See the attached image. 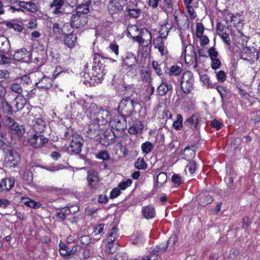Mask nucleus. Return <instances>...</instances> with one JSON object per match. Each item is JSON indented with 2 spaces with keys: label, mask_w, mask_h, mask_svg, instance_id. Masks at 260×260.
Listing matches in <instances>:
<instances>
[{
  "label": "nucleus",
  "mask_w": 260,
  "mask_h": 260,
  "mask_svg": "<svg viewBox=\"0 0 260 260\" xmlns=\"http://www.w3.org/2000/svg\"><path fill=\"white\" fill-rule=\"evenodd\" d=\"M196 166L197 164L194 161L189 160L186 166L185 171L187 172V170H188L190 174H192L196 170Z\"/></svg>",
  "instance_id": "603ef678"
},
{
  "label": "nucleus",
  "mask_w": 260,
  "mask_h": 260,
  "mask_svg": "<svg viewBox=\"0 0 260 260\" xmlns=\"http://www.w3.org/2000/svg\"><path fill=\"white\" fill-rule=\"evenodd\" d=\"M96 157L103 160H109L110 155L107 151H101L96 155Z\"/></svg>",
  "instance_id": "864d4df0"
},
{
  "label": "nucleus",
  "mask_w": 260,
  "mask_h": 260,
  "mask_svg": "<svg viewBox=\"0 0 260 260\" xmlns=\"http://www.w3.org/2000/svg\"><path fill=\"white\" fill-rule=\"evenodd\" d=\"M168 30L167 31L166 35H164L163 33H160V37H157L153 40V45L155 48H158L159 46H162L165 45V43L162 40L163 38H166L168 34Z\"/></svg>",
  "instance_id": "79ce46f5"
},
{
  "label": "nucleus",
  "mask_w": 260,
  "mask_h": 260,
  "mask_svg": "<svg viewBox=\"0 0 260 260\" xmlns=\"http://www.w3.org/2000/svg\"><path fill=\"white\" fill-rule=\"evenodd\" d=\"M213 201L212 197L209 195H205L203 196L200 200V204L202 206H205L211 203Z\"/></svg>",
  "instance_id": "3c124183"
},
{
  "label": "nucleus",
  "mask_w": 260,
  "mask_h": 260,
  "mask_svg": "<svg viewBox=\"0 0 260 260\" xmlns=\"http://www.w3.org/2000/svg\"><path fill=\"white\" fill-rule=\"evenodd\" d=\"M29 53L25 48L16 51L13 55L14 59L21 61H28Z\"/></svg>",
  "instance_id": "bb28decb"
},
{
  "label": "nucleus",
  "mask_w": 260,
  "mask_h": 260,
  "mask_svg": "<svg viewBox=\"0 0 260 260\" xmlns=\"http://www.w3.org/2000/svg\"><path fill=\"white\" fill-rule=\"evenodd\" d=\"M167 181V175L166 173L161 172L158 174L156 177V183L158 187H160Z\"/></svg>",
  "instance_id": "37998d69"
},
{
  "label": "nucleus",
  "mask_w": 260,
  "mask_h": 260,
  "mask_svg": "<svg viewBox=\"0 0 260 260\" xmlns=\"http://www.w3.org/2000/svg\"><path fill=\"white\" fill-rule=\"evenodd\" d=\"M153 148V145L150 142H146L141 145L142 151L146 154L149 153L152 151Z\"/></svg>",
  "instance_id": "49530a36"
},
{
  "label": "nucleus",
  "mask_w": 260,
  "mask_h": 260,
  "mask_svg": "<svg viewBox=\"0 0 260 260\" xmlns=\"http://www.w3.org/2000/svg\"><path fill=\"white\" fill-rule=\"evenodd\" d=\"M174 19L178 28L185 30L188 27V19L183 13L180 11H175L174 14Z\"/></svg>",
  "instance_id": "ddd939ff"
},
{
  "label": "nucleus",
  "mask_w": 260,
  "mask_h": 260,
  "mask_svg": "<svg viewBox=\"0 0 260 260\" xmlns=\"http://www.w3.org/2000/svg\"><path fill=\"white\" fill-rule=\"evenodd\" d=\"M5 123L9 127L13 138L20 139L23 137L25 133V128L23 125L19 124L14 119L8 116L6 118Z\"/></svg>",
  "instance_id": "20e7f679"
},
{
  "label": "nucleus",
  "mask_w": 260,
  "mask_h": 260,
  "mask_svg": "<svg viewBox=\"0 0 260 260\" xmlns=\"http://www.w3.org/2000/svg\"><path fill=\"white\" fill-rule=\"evenodd\" d=\"M7 26L9 27L14 29L15 30H16L18 32H21L22 30V27L19 24L17 23H13L11 22H8L7 24Z\"/></svg>",
  "instance_id": "e2e57ef3"
},
{
  "label": "nucleus",
  "mask_w": 260,
  "mask_h": 260,
  "mask_svg": "<svg viewBox=\"0 0 260 260\" xmlns=\"http://www.w3.org/2000/svg\"><path fill=\"white\" fill-rule=\"evenodd\" d=\"M181 154L183 155L184 159L189 160L196 155L194 146H190L186 147L183 151H182Z\"/></svg>",
  "instance_id": "f704fd0d"
},
{
  "label": "nucleus",
  "mask_w": 260,
  "mask_h": 260,
  "mask_svg": "<svg viewBox=\"0 0 260 260\" xmlns=\"http://www.w3.org/2000/svg\"><path fill=\"white\" fill-rule=\"evenodd\" d=\"M34 131L38 133H41L44 130L45 122L40 118H35L32 121Z\"/></svg>",
  "instance_id": "473e14b6"
},
{
  "label": "nucleus",
  "mask_w": 260,
  "mask_h": 260,
  "mask_svg": "<svg viewBox=\"0 0 260 260\" xmlns=\"http://www.w3.org/2000/svg\"><path fill=\"white\" fill-rule=\"evenodd\" d=\"M1 112L9 115H12L14 112L12 105L5 99H1L0 102V118L2 117Z\"/></svg>",
  "instance_id": "a878e982"
},
{
  "label": "nucleus",
  "mask_w": 260,
  "mask_h": 260,
  "mask_svg": "<svg viewBox=\"0 0 260 260\" xmlns=\"http://www.w3.org/2000/svg\"><path fill=\"white\" fill-rule=\"evenodd\" d=\"M87 181L88 185L91 188L96 189L101 186L98 173L95 170L88 171Z\"/></svg>",
  "instance_id": "dca6fc26"
},
{
  "label": "nucleus",
  "mask_w": 260,
  "mask_h": 260,
  "mask_svg": "<svg viewBox=\"0 0 260 260\" xmlns=\"http://www.w3.org/2000/svg\"><path fill=\"white\" fill-rule=\"evenodd\" d=\"M48 142V139L39 134L33 135L28 140L29 144L34 148H41L44 146Z\"/></svg>",
  "instance_id": "f8f14e48"
},
{
  "label": "nucleus",
  "mask_w": 260,
  "mask_h": 260,
  "mask_svg": "<svg viewBox=\"0 0 260 260\" xmlns=\"http://www.w3.org/2000/svg\"><path fill=\"white\" fill-rule=\"evenodd\" d=\"M117 248V243L113 241L111 239L108 240L106 249V253L111 254L115 253Z\"/></svg>",
  "instance_id": "ea45409f"
},
{
  "label": "nucleus",
  "mask_w": 260,
  "mask_h": 260,
  "mask_svg": "<svg viewBox=\"0 0 260 260\" xmlns=\"http://www.w3.org/2000/svg\"><path fill=\"white\" fill-rule=\"evenodd\" d=\"M140 77L141 81L147 84H151L152 82V73L148 69H143L140 71Z\"/></svg>",
  "instance_id": "c756f323"
},
{
  "label": "nucleus",
  "mask_w": 260,
  "mask_h": 260,
  "mask_svg": "<svg viewBox=\"0 0 260 260\" xmlns=\"http://www.w3.org/2000/svg\"><path fill=\"white\" fill-rule=\"evenodd\" d=\"M100 131V125L92 121L88 125V129L86 131L87 136L90 139H94L99 135Z\"/></svg>",
  "instance_id": "393cba45"
},
{
  "label": "nucleus",
  "mask_w": 260,
  "mask_h": 260,
  "mask_svg": "<svg viewBox=\"0 0 260 260\" xmlns=\"http://www.w3.org/2000/svg\"><path fill=\"white\" fill-rule=\"evenodd\" d=\"M104 59L99 54H94L93 64L91 70L90 80H93L96 82H100L106 73L104 65Z\"/></svg>",
  "instance_id": "7ed1b4c3"
},
{
  "label": "nucleus",
  "mask_w": 260,
  "mask_h": 260,
  "mask_svg": "<svg viewBox=\"0 0 260 260\" xmlns=\"http://www.w3.org/2000/svg\"><path fill=\"white\" fill-rule=\"evenodd\" d=\"M79 104L82 106L84 113L88 116L92 120L93 119V117H95L98 111L101 109L99 108L95 104L93 103H89L84 99H81L79 101Z\"/></svg>",
  "instance_id": "1a4fd4ad"
},
{
  "label": "nucleus",
  "mask_w": 260,
  "mask_h": 260,
  "mask_svg": "<svg viewBox=\"0 0 260 260\" xmlns=\"http://www.w3.org/2000/svg\"><path fill=\"white\" fill-rule=\"evenodd\" d=\"M172 181L178 186L182 183V178L179 174H174L172 177Z\"/></svg>",
  "instance_id": "69168bd1"
},
{
  "label": "nucleus",
  "mask_w": 260,
  "mask_h": 260,
  "mask_svg": "<svg viewBox=\"0 0 260 260\" xmlns=\"http://www.w3.org/2000/svg\"><path fill=\"white\" fill-rule=\"evenodd\" d=\"M126 11L130 17L135 18H138L141 14V10L139 9H131L127 7Z\"/></svg>",
  "instance_id": "de8ad7c7"
},
{
  "label": "nucleus",
  "mask_w": 260,
  "mask_h": 260,
  "mask_svg": "<svg viewBox=\"0 0 260 260\" xmlns=\"http://www.w3.org/2000/svg\"><path fill=\"white\" fill-rule=\"evenodd\" d=\"M216 77L218 81L221 83L223 82L226 78V74L225 72L222 70H220L216 72Z\"/></svg>",
  "instance_id": "4d7b16f0"
},
{
  "label": "nucleus",
  "mask_w": 260,
  "mask_h": 260,
  "mask_svg": "<svg viewBox=\"0 0 260 260\" xmlns=\"http://www.w3.org/2000/svg\"><path fill=\"white\" fill-rule=\"evenodd\" d=\"M135 102L130 98L122 100L117 108L120 115L125 117L131 116L135 110Z\"/></svg>",
  "instance_id": "39448f33"
},
{
  "label": "nucleus",
  "mask_w": 260,
  "mask_h": 260,
  "mask_svg": "<svg viewBox=\"0 0 260 260\" xmlns=\"http://www.w3.org/2000/svg\"><path fill=\"white\" fill-rule=\"evenodd\" d=\"M152 67L155 71L156 74L160 76L162 75V68L166 67V64L164 62L158 63L157 61L153 60L151 63Z\"/></svg>",
  "instance_id": "e433bc0d"
},
{
  "label": "nucleus",
  "mask_w": 260,
  "mask_h": 260,
  "mask_svg": "<svg viewBox=\"0 0 260 260\" xmlns=\"http://www.w3.org/2000/svg\"><path fill=\"white\" fill-rule=\"evenodd\" d=\"M178 238L176 235H173L170 237L167 242V244H161L155 247L153 250L154 255L158 256L159 254L162 253L166 251L167 247L173 248Z\"/></svg>",
  "instance_id": "4468645a"
},
{
  "label": "nucleus",
  "mask_w": 260,
  "mask_h": 260,
  "mask_svg": "<svg viewBox=\"0 0 260 260\" xmlns=\"http://www.w3.org/2000/svg\"><path fill=\"white\" fill-rule=\"evenodd\" d=\"M142 213L143 216L147 219L153 218L155 214L154 208L150 206L143 207Z\"/></svg>",
  "instance_id": "4c0bfd02"
},
{
  "label": "nucleus",
  "mask_w": 260,
  "mask_h": 260,
  "mask_svg": "<svg viewBox=\"0 0 260 260\" xmlns=\"http://www.w3.org/2000/svg\"><path fill=\"white\" fill-rule=\"evenodd\" d=\"M36 85L40 88L48 89L50 88L52 85V80L46 75H43L40 78H38V81L36 82Z\"/></svg>",
  "instance_id": "5701e85b"
},
{
  "label": "nucleus",
  "mask_w": 260,
  "mask_h": 260,
  "mask_svg": "<svg viewBox=\"0 0 260 260\" xmlns=\"http://www.w3.org/2000/svg\"><path fill=\"white\" fill-rule=\"evenodd\" d=\"M31 83L27 76H24L19 82H14L10 85V89L12 91L17 93V95H23L27 99L33 98L36 95V89L32 88Z\"/></svg>",
  "instance_id": "f257e3e1"
},
{
  "label": "nucleus",
  "mask_w": 260,
  "mask_h": 260,
  "mask_svg": "<svg viewBox=\"0 0 260 260\" xmlns=\"http://www.w3.org/2000/svg\"><path fill=\"white\" fill-rule=\"evenodd\" d=\"M59 253L63 257L75 254L77 250V245L71 247L70 246L66 245L62 242L59 243Z\"/></svg>",
  "instance_id": "aec40b11"
},
{
  "label": "nucleus",
  "mask_w": 260,
  "mask_h": 260,
  "mask_svg": "<svg viewBox=\"0 0 260 260\" xmlns=\"http://www.w3.org/2000/svg\"><path fill=\"white\" fill-rule=\"evenodd\" d=\"M107 8L109 13L111 15H119L123 13V6L117 1H110Z\"/></svg>",
  "instance_id": "6ab92c4d"
},
{
  "label": "nucleus",
  "mask_w": 260,
  "mask_h": 260,
  "mask_svg": "<svg viewBox=\"0 0 260 260\" xmlns=\"http://www.w3.org/2000/svg\"><path fill=\"white\" fill-rule=\"evenodd\" d=\"M117 232H118V229L117 228V227L114 226L112 229L111 232L109 234L107 240H108L111 239V240L113 241H115L118 236Z\"/></svg>",
  "instance_id": "6e6d98bb"
},
{
  "label": "nucleus",
  "mask_w": 260,
  "mask_h": 260,
  "mask_svg": "<svg viewBox=\"0 0 260 260\" xmlns=\"http://www.w3.org/2000/svg\"><path fill=\"white\" fill-rule=\"evenodd\" d=\"M182 71V70L181 67L174 65L170 68L169 74L170 76H177L181 73Z\"/></svg>",
  "instance_id": "c03bdc74"
},
{
  "label": "nucleus",
  "mask_w": 260,
  "mask_h": 260,
  "mask_svg": "<svg viewBox=\"0 0 260 260\" xmlns=\"http://www.w3.org/2000/svg\"><path fill=\"white\" fill-rule=\"evenodd\" d=\"M132 243L133 244L140 245L144 242L143 234L141 233L137 232L131 237Z\"/></svg>",
  "instance_id": "58836bf2"
},
{
  "label": "nucleus",
  "mask_w": 260,
  "mask_h": 260,
  "mask_svg": "<svg viewBox=\"0 0 260 260\" xmlns=\"http://www.w3.org/2000/svg\"><path fill=\"white\" fill-rule=\"evenodd\" d=\"M14 181L13 178L2 179L0 182V191H8L11 189L14 186Z\"/></svg>",
  "instance_id": "7c9ffc66"
},
{
  "label": "nucleus",
  "mask_w": 260,
  "mask_h": 260,
  "mask_svg": "<svg viewBox=\"0 0 260 260\" xmlns=\"http://www.w3.org/2000/svg\"><path fill=\"white\" fill-rule=\"evenodd\" d=\"M211 67L212 69L213 70H216L220 68L221 66V61L219 59L216 58H211Z\"/></svg>",
  "instance_id": "13d9d810"
},
{
  "label": "nucleus",
  "mask_w": 260,
  "mask_h": 260,
  "mask_svg": "<svg viewBox=\"0 0 260 260\" xmlns=\"http://www.w3.org/2000/svg\"><path fill=\"white\" fill-rule=\"evenodd\" d=\"M132 184V180L130 179H128L126 181L120 182L118 185V187L120 189L124 190L128 187L130 186Z\"/></svg>",
  "instance_id": "bf43d9fd"
},
{
  "label": "nucleus",
  "mask_w": 260,
  "mask_h": 260,
  "mask_svg": "<svg viewBox=\"0 0 260 260\" xmlns=\"http://www.w3.org/2000/svg\"><path fill=\"white\" fill-rule=\"evenodd\" d=\"M110 124L112 128L117 131H122L126 128L125 117L121 115H115L110 120Z\"/></svg>",
  "instance_id": "2eb2a0df"
},
{
  "label": "nucleus",
  "mask_w": 260,
  "mask_h": 260,
  "mask_svg": "<svg viewBox=\"0 0 260 260\" xmlns=\"http://www.w3.org/2000/svg\"><path fill=\"white\" fill-rule=\"evenodd\" d=\"M11 58L6 55L0 54V64H5L11 62Z\"/></svg>",
  "instance_id": "338daca9"
},
{
  "label": "nucleus",
  "mask_w": 260,
  "mask_h": 260,
  "mask_svg": "<svg viewBox=\"0 0 260 260\" xmlns=\"http://www.w3.org/2000/svg\"><path fill=\"white\" fill-rule=\"evenodd\" d=\"M199 123L198 116L193 115L185 122V124L189 127L196 128Z\"/></svg>",
  "instance_id": "a19ab883"
},
{
  "label": "nucleus",
  "mask_w": 260,
  "mask_h": 260,
  "mask_svg": "<svg viewBox=\"0 0 260 260\" xmlns=\"http://www.w3.org/2000/svg\"><path fill=\"white\" fill-rule=\"evenodd\" d=\"M77 12L80 14H86L89 12V8L85 7L83 4H80L77 8Z\"/></svg>",
  "instance_id": "052dcab7"
},
{
  "label": "nucleus",
  "mask_w": 260,
  "mask_h": 260,
  "mask_svg": "<svg viewBox=\"0 0 260 260\" xmlns=\"http://www.w3.org/2000/svg\"><path fill=\"white\" fill-rule=\"evenodd\" d=\"M143 130V124L140 121H136L128 129V132L132 135L141 134Z\"/></svg>",
  "instance_id": "2f4dec72"
},
{
  "label": "nucleus",
  "mask_w": 260,
  "mask_h": 260,
  "mask_svg": "<svg viewBox=\"0 0 260 260\" xmlns=\"http://www.w3.org/2000/svg\"><path fill=\"white\" fill-rule=\"evenodd\" d=\"M183 117L180 114H177L176 120L173 122V126L176 130H180L183 127Z\"/></svg>",
  "instance_id": "a18cd8bd"
},
{
  "label": "nucleus",
  "mask_w": 260,
  "mask_h": 260,
  "mask_svg": "<svg viewBox=\"0 0 260 260\" xmlns=\"http://www.w3.org/2000/svg\"><path fill=\"white\" fill-rule=\"evenodd\" d=\"M135 167L139 170H145L147 168V164L143 158H138L135 162Z\"/></svg>",
  "instance_id": "8fccbe9b"
},
{
  "label": "nucleus",
  "mask_w": 260,
  "mask_h": 260,
  "mask_svg": "<svg viewBox=\"0 0 260 260\" xmlns=\"http://www.w3.org/2000/svg\"><path fill=\"white\" fill-rule=\"evenodd\" d=\"M259 57V51L258 49H255V51L245 47V61H247L250 64L257 60Z\"/></svg>",
  "instance_id": "412c9836"
},
{
  "label": "nucleus",
  "mask_w": 260,
  "mask_h": 260,
  "mask_svg": "<svg viewBox=\"0 0 260 260\" xmlns=\"http://www.w3.org/2000/svg\"><path fill=\"white\" fill-rule=\"evenodd\" d=\"M111 120V114L109 111L102 109H100L95 117H93L92 121L98 124L99 125H106Z\"/></svg>",
  "instance_id": "9b49d317"
},
{
  "label": "nucleus",
  "mask_w": 260,
  "mask_h": 260,
  "mask_svg": "<svg viewBox=\"0 0 260 260\" xmlns=\"http://www.w3.org/2000/svg\"><path fill=\"white\" fill-rule=\"evenodd\" d=\"M64 5L63 0H53L50 4V8L52 9V13L54 15L60 16L63 14V11L61 10Z\"/></svg>",
  "instance_id": "4be33fe9"
},
{
  "label": "nucleus",
  "mask_w": 260,
  "mask_h": 260,
  "mask_svg": "<svg viewBox=\"0 0 260 260\" xmlns=\"http://www.w3.org/2000/svg\"><path fill=\"white\" fill-rule=\"evenodd\" d=\"M83 146V140L82 137L78 134H74L72 135V139L70 144L64 147V150L70 154H79L82 150Z\"/></svg>",
  "instance_id": "0eeeda50"
},
{
  "label": "nucleus",
  "mask_w": 260,
  "mask_h": 260,
  "mask_svg": "<svg viewBox=\"0 0 260 260\" xmlns=\"http://www.w3.org/2000/svg\"><path fill=\"white\" fill-rule=\"evenodd\" d=\"M63 42L66 46L70 48H73L77 43V36L73 33L66 34Z\"/></svg>",
  "instance_id": "c85d7f7f"
},
{
  "label": "nucleus",
  "mask_w": 260,
  "mask_h": 260,
  "mask_svg": "<svg viewBox=\"0 0 260 260\" xmlns=\"http://www.w3.org/2000/svg\"><path fill=\"white\" fill-rule=\"evenodd\" d=\"M80 13L76 12V13L73 14L71 17V24L73 28H78L84 27L87 23V17L80 15Z\"/></svg>",
  "instance_id": "f3484780"
},
{
  "label": "nucleus",
  "mask_w": 260,
  "mask_h": 260,
  "mask_svg": "<svg viewBox=\"0 0 260 260\" xmlns=\"http://www.w3.org/2000/svg\"><path fill=\"white\" fill-rule=\"evenodd\" d=\"M27 99L23 95H17L11 102V105L13 107L16 109V111L21 110L26 103V100Z\"/></svg>",
  "instance_id": "b1692460"
},
{
  "label": "nucleus",
  "mask_w": 260,
  "mask_h": 260,
  "mask_svg": "<svg viewBox=\"0 0 260 260\" xmlns=\"http://www.w3.org/2000/svg\"><path fill=\"white\" fill-rule=\"evenodd\" d=\"M122 64L133 69L138 63V58L136 55L131 52H127L122 56Z\"/></svg>",
  "instance_id": "a211bd4d"
},
{
  "label": "nucleus",
  "mask_w": 260,
  "mask_h": 260,
  "mask_svg": "<svg viewBox=\"0 0 260 260\" xmlns=\"http://www.w3.org/2000/svg\"><path fill=\"white\" fill-rule=\"evenodd\" d=\"M204 31V27L202 23H198L196 26V36L197 37H200L203 35Z\"/></svg>",
  "instance_id": "680f3d73"
},
{
  "label": "nucleus",
  "mask_w": 260,
  "mask_h": 260,
  "mask_svg": "<svg viewBox=\"0 0 260 260\" xmlns=\"http://www.w3.org/2000/svg\"><path fill=\"white\" fill-rule=\"evenodd\" d=\"M180 85L181 90L184 93H191L194 87V78L192 72L186 71L183 73Z\"/></svg>",
  "instance_id": "423d86ee"
},
{
  "label": "nucleus",
  "mask_w": 260,
  "mask_h": 260,
  "mask_svg": "<svg viewBox=\"0 0 260 260\" xmlns=\"http://www.w3.org/2000/svg\"><path fill=\"white\" fill-rule=\"evenodd\" d=\"M245 47L246 49L249 48L252 50L255 51V49H258V44L260 42H256L255 38L251 37H247L245 36Z\"/></svg>",
  "instance_id": "72a5a7b5"
},
{
  "label": "nucleus",
  "mask_w": 260,
  "mask_h": 260,
  "mask_svg": "<svg viewBox=\"0 0 260 260\" xmlns=\"http://www.w3.org/2000/svg\"><path fill=\"white\" fill-rule=\"evenodd\" d=\"M182 43L184 49L182 53V56L184 55L186 63L189 65L193 64V67L197 68V58L194 47L191 44L185 45L183 41Z\"/></svg>",
  "instance_id": "6e6552de"
},
{
  "label": "nucleus",
  "mask_w": 260,
  "mask_h": 260,
  "mask_svg": "<svg viewBox=\"0 0 260 260\" xmlns=\"http://www.w3.org/2000/svg\"><path fill=\"white\" fill-rule=\"evenodd\" d=\"M10 78L9 72L6 70H0V81H4L5 80L8 79Z\"/></svg>",
  "instance_id": "0e129e2a"
},
{
  "label": "nucleus",
  "mask_w": 260,
  "mask_h": 260,
  "mask_svg": "<svg viewBox=\"0 0 260 260\" xmlns=\"http://www.w3.org/2000/svg\"><path fill=\"white\" fill-rule=\"evenodd\" d=\"M10 49V45L8 38L4 36H0V52H7Z\"/></svg>",
  "instance_id": "c9c22d12"
},
{
  "label": "nucleus",
  "mask_w": 260,
  "mask_h": 260,
  "mask_svg": "<svg viewBox=\"0 0 260 260\" xmlns=\"http://www.w3.org/2000/svg\"><path fill=\"white\" fill-rule=\"evenodd\" d=\"M20 162L19 154L16 150L9 149L6 154L5 163L9 168H15Z\"/></svg>",
  "instance_id": "9d476101"
},
{
  "label": "nucleus",
  "mask_w": 260,
  "mask_h": 260,
  "mask_svg": "<svg viewBox=\"0 0 260 260\" xmlns=\"http://www.w3.org/2000/svg\"><path fill=\"white\" fill-rule=\"evenodd\" d=\"M31 12H35L38 10V7L36 3L27 2V6L26 9Z\"/></svg>",
  "instance_id": "774afa93"
},
{
  "label": "nucleus",
  "mask_w": 260,
  "mask_h": 260,
  "mask_svg": "<svg viewBox=\"0 0 260 260\" xmlns=\"http://www.w3.org/2000/svg\"><path fill=\"white\" fill-rule=\"evenodd\" d=\"M249 118L254 123L260 121V112L256 111L251 113Z\"/></svg>",
  "instance_id": "5fc2aeb1"
},
{
  "label": "nucleus",
  "mask_w": 260,
  "mask_h": 260,
  "mask_svg": "<svg viewBox=\"0 0 260 260\" xmlns=\"http://www.w3.org/2000/svg\"><path fill=\"white\" fill-rule=\"evenodd\" d=\"M24 204L34 209H38L41 206V204L39 202H36L28 198L27 199V201L24 202Z\"/></svg>",
  "instance_id": "09e8293b"
},
{
  "label": "nucleus",
  "mask_w": 260,
  "mask_h": 260,
  "mask_svg": "<svg viewBox=\"0 0 260 260\" xmlns=\"http://www.w3.org/2000/svg\"><path fill=\"white\" fill-rule=\"evenodd\" d=\"M128 34L140 45L146 48L145 51H150L151 48V34L147 29L142 30L136 26L128 28Z\"/></svg>",
  "instance_id": "f03ea898"
},
{
  "label": "nucleus",
  "mask_w": 260,
  "mask_h": 260,
  "mask_svg": "<svg viewBox=\"0 0 260 260\" xmlns=\"http://www.w3.org/2000/svg\"><path fill=\"white\" fill-rule=\"evenodd\" d=\"M173 87L171 84L168 83L164 80H162L161 83L156 89V92L159 95L164 96L168 92L171 91Z\"/></svg>",
  "instance_id": "cd10ccee"
}]
</instances>
